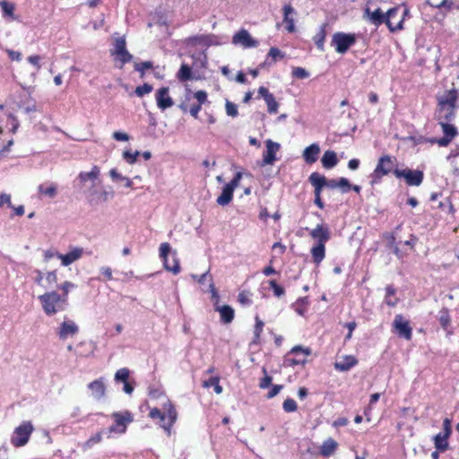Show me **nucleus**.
<instances>
[{
	"label": "nucleus",
	"mask_w": 459,
	"mask_h": 459,
	"mask_svg": "<svg viewBox=\"0 0 459 459\" xmlns=\"http://www.w3.org/2000/svg\"><path fill=\"white\" fill-rule=\"evenodd\" d=\"M363 19L368 20L371 24L376 27L380 26L383 23H385L391 32H394L396 30H401L403 29V19L400 20L396 25H393L392 22H389L387 19H385V13L381 11L380 8H377L375 11H371L368 7L364 9Z\"/></svg>",
	"instance_id": "nucleus-2"
},
{
	"label": "nucleus",
	"mask_w": 459,
	"mask_h": 459,
	"mask_svg": "<svg viewBox=\"0 0 459 459\" xmlns=\"http://www.w3.org/2000/svg\"><path fill=\"white\" fill-rule=\"evenodd\" d=\"M141 152L139 151L132 152L131 150H126L123 152V159L129 164H134L137 161V158L140 156Z\"/></svg>",
	"instance_id": "nucleus-44"
},
{
	"label": "nucleus",
	"mask_w": 459,
	"mask_h": 459,
	"mask_svg": "<svg viewBox=\"0 0 459 459\" xmlns=\"http://www.w3.org/2000/svg\"><path fill=\"white\" fill-rule=\"evenodd\" d=\"M83 254V249L79 247H74L67 254L56 253V257L61 260L63 266H68L74 262L79 260Z\"/></svg>",
	"instance_id": "nucleus-18"
},
{
	"label": "nucleus",
	"mask_w": 459,
	"mask_h": 459,
	"mask_svg": "<svg viewBox=\"0 0 459 459\" xmlns=\"http://www.w3.org/2000/svg\"><path fill=\"white\" fill-rule=\"evenodd\" d=\"M191 278L197 281L200 284H204V281H206L208 280L209 281V290L212 293V298L213 299H217V300L220 299L218 291L215 289L213 280H212V275L210 274L209 270L201 275L191 274Z\"/></svg>",
	"instance_id": "nucleus-25"
},
{
	"label": "nucleus",
	"mask_w": 459,
	"mask_h": 459,
	"mask_svg": "<svg viewBox=\"0 0 459 459\" xmlns=\"http://www.w3.org/2000/svg\"><path fill=\"white\" fill-rule=\"evenodd\" d=\"M225 108L227 115L230 117H236L238 114L237 105L229 100L226 101Z\"/></svg>",
	"instance_id": "nucleus-54"
},
{
	"label": "nucleus",
	"mask_w": 459,
	"mask_h": 459,
	"mask_svg": "<svg viewBox=\"0 0 459 459\" xmlns=\"http://www.w3.org/2000/svg\"><path fill=\"white\" fill-rule=\"evenodd\" d=\"M393 173L397 178H403L405 180L406 184L411 186H420L424 179L423 171L419 170V169H394Z\"/></svg>",
	"instance_id": "nucleus-9"
},
{
	"label": "nucleus",
	"mask_w": 459,
	"mask_h": 459,
	"mask_svg": "<svg viewBox=\"0 0 459 459\" xmlns=\"http://www.w3.org/2000/svg\"><path fill=\"white\" fill-rule=\"evenodd\" d=\"M251 294L249 291L243 290L238 293V300L243 306H250L252 304Z\"/></svg>",
	"instance_id": "nucleus-48"
},
{
	"label": "nucleus",
	"mask_w": 459,
	"mask_h": 459,
	"mask_svg": "<svg viewBox=\"0 0 459 459\" xmlns=\"http://www.w3.org/2000/svg\"><path fill=\"white\" fill-rule=\"evenodd\" d=\"M177 411L174 406L169 402V408L166 414V420H160V427L166 431L168 435H170V429L177 420Z\"/></svg>",
	"instance_id": "nucleus-28"
},
{
	"label": "nucleus",
	"mask_w": 459,
	"mask_h": 459,
	"mask_svg": "<svg viewBox=\"0 0 459 459\" xmlns=\"http://www.w3.org/2000/svg\"><path fill=\"white\" fill-rule=\"evenodd\" d=\"M0 7L3 12L4 17H11L13 18L14 14V4L6 1V0H0Z\"/></svg>",
	"instance_id": "nucleus-40"
},
{
	"label": "nucleus",
	"mask_w": 459,
	"mask_h": 459,
	"mask_svg": "<svg viewBox=\"0 0 459 459\" xmlns=\"http://www.w3.org/2000/svg\"><path fill=\"white\" fill-rule=\"evenodd\" d=\"M338 187L341 188L342 193H348L351 189V185L346 178H340L338 179Z\"/></svg>",
	"instance_id": "nucleus-56"
},
{
	"label": "nucleus",
	"mask_w": 459,
	"mask_h": 459,
	"mask_svg": "<svg viewBox=\"0 0 459 459\" xmlns=\"http://www.w3.org/2000/svg\"><path fill=\"white\" fill-rule=\"evenodd\" d=\"M33 430L34 428L30 421H23L21 425L14 429L11 437V444L15 447L25 446L28 443Z\"/></svg>",
	"instance_id": "nucleus-6"
},
{
	"label": "nucleus",
	"mask_w": 459,
	"mask_h": 459,
	"mask_svg": "<svg viewBox=\"0 0 459 459\" xmlns=\"http://www.w3.org/2000/svg\"><path fill=\"white\" fill-rule=\"evenodd\" d=\"M160 257L162 260L164 268L178 274L180 273L179 260L177 256V252L171 250V247L169 243L164 242L160 246Z\"/></svg>",
	"instance_id": "nucleus-3"
},
{
	"label": "nucleus",
	"mask_w": 459,
	"mask_h": 459,
	"mask_svg": "<svg viewBox=\"0 0 459 459\" xmlns=\"http://www.w3.org/2000/svg\"><path fill=\"white\" fill-rule=\"evenodd\" d=\"M79 332L78 325L74 321H64L59 328L58 335L60 339H66L69 335H74Z\"/></svg>",
	"instance_id": "nucleus-29"
},
{
	"label": "nucleus",
	"mask_w": 459,
	"mask_h": 459,
	"mask_svg": "<svg viewBox=\"0 0 459 459\" xmlns=\"http://www.w3.org/2000/svg\"><path fill=\"white\" fill-rule=\"evenodd\" d=\"M178 78L181 82H186L191 80L192 73L191 68L188 65L183 64L178 73Z\"/></svg>",
	"instance_id": "nucleus-42"
},
{
	"label": "nucleus",
	"mask_w": 459,
	"mask_h": 459,
	"mask_svg": "<svg viewBox=\"0 0 459 459\" xmlns=\"http://www.w3.org/2000/svg\"><path fill=\"white\" fill-rule=\"evenodd\" d=\"M149 416L152 419H159L160 420H166L167 417L165 413H162L160 410L158 408H153L151 410Z\"/></svg>",
	"instance_id": "nucleus-59"
},
{
	"label": "nucleus",
	"mask_w": 459,
	"mask_h": 459,
	"mask_svg": "<svg viewBox=\"0 0 459 459\" xmlns=\"http://www.w3.org/2000/svg\"><path fill=\"white\" fill-rule=\"evenodd\" d=\"M269 284L273 290V294L276 297H281L285 293L284 289L281 285H279L274 280H271L269 281Z\"/></svg>",
	"instance_id": "nucleus-57"
},
{
	"label": "nucleus",
	"mask_w": 459,
	"mask_h": 459,
	"mask_svg": "<svg viewBox=\"0 0 459 459\" xmlns=\"http://www.w3.org/2000/svg\"><path fill=\"white\" fill-rule=\"evenodd\" d=\"M187 43L191 45H202L206 48L220 44L218 38L212 34L189 37L187 39Z\"/></svg>",
	"instance_id": "nucleus-21"
},
{
	"label": "nucleus",
	"mask_w": 459,
	"mask_h": 459,
	"mask_svg": "<svg viewBox=\"0 0 459 459\" xmlns=\"http://www.w3.org/2000/svg\"><path fill=\"white\" fill-rule=\"evenodd\" d=\"M394 332L401 338L410 341L412 338V328L403 315L398 314L393 322Z\"/></svg>",
	"instance_id": "nucleus-13"
},
{
	"label": "nucleus",
	"mask_w": 459,
	"mask_h": 459,
	"mask_svg": "<svg viewBox=\"0 0 459 459\" xmlns=\"http://www.w3.org/2000/svg\"><path fill=\"white\" fill-rule=\"evenodd\" d=\"M328 27V23L325 22L323 23L317 31V33L313 37V40L316 46V48L320 51L325 50V40L326 37V28Z\"/></svg>",
	"instance_id": "nucleus-32"
},
{
	"label": "nucleus",
	"mask_w": 459,
	"mask_h": 459,
	"mask_svg": "<svg viewBox=\"0 0 459 459\" xmlns=\"http://www.w3.org/2000/svg\"><path fill=\"white\" fill-rule=\"evenodd\" d=\"M152 66H153V64L151 61H144L142 63L134 64L135 71L140 72L142 74V76L143 75L145 70L151 69V68H152Z\"/></svg>",
	"instance_id": "nucleus-53"
},
{
	"label": "nucleus",
	"mask_w": 459,
	"mask_h": 459,
	"mask_svg": "<svg viewBox=\"0 0 459 459\" xmlns=\"http://www.w3.org/2000/svg\"><path fill=\"white\" fill-rule=\"evenodd\" d=\"M100 174V169L98 166H93L90 172H80L78 175V180L81 183H85L88 180L92 182V186L89 189V195L91 196L96 194V190L94 189L95 181L98 179Z\"/></svg>",
	"instance_id": "nucleus-19"
},
{
	"label": "nucleus",
	"mask_w": 459,
	"mask_h": 459,
	"mask_svg": "<svg viewBox=\"0 0 459 459\" xmlns=\"http://www.w3.org/2000/svg\"><path fill=\"white\" fill-rule=\"evenodd\" d=\"M169 91L168 87H161L155 94L156 103L160 110H165L174 105V101L169 96Z\"/></svg>",
	"instance_id": "nucleus-17"
},
{
	"label": "nucleus",
	"mask_w": 459,
	"mask_h": 459,
	"mask_svg": "<svg viewBox=\"0 0 459 459\" xmlns=\"http://www.w3.org/2000/svg\"><path fill=\"white\" fill-rule=\"evenodd\" d=\"M268 56H271L274 60H276L278 57L282 58L284 56L282 52L279 48H274V47L270 48Z\"/></svg>",
	"instance_id": "nucleus-63"
},
{
	"label": "nucleus",
	"mask_w": 459,
	"mask_h": 459,
	"mask_svg": "<svg viewBox=\"0 0 459 459\" xmlns=\"http://www.w3.org/2000/svg\"><path fill=\"white\" fill-rule=\"evenodd\" d=\"M88 388L91 391V395L95 400H100L105 396L106 394V384L103 377H100L88 385Z\"/></svg>",
	"instance_id": "nucleus-22"
},
{
	"label": "nucleus",
	"mask_w": 459,
	"mask_h": 459,
	"mask_svg": "<svg viewBox=\"0 0 459 459\" xmlns=\"http://www.w3.org/2000/svg\"><path fill=\"white\" fill-rule=\"evenodd\" d=\"M311 354L309 348H303L300 345L294 346L284 359L286 367L304 365L307 362V356Z\"/></svg>",
	"instance_id": "nucleus-8"
},
{
	"label": "nucleus",
	"mask_w": 459,
	"mask_h": 459,
	"mask_svg": "<svg viewBox=\"0 0 459 459\" xmlns=\"http://www.w3.org/2000/svg\"><path fill=\"white\" fill-rule=\"evenodd\" d=\"M219 299H215L214 310L220 313L221 321L223 324H230L233 321L235 316L234 309L229 305H218Z\"/></svg>",
	"instance_id": "nucleus-23"
},
{
	"label": "nucleus",
	"mask_w": 459,
	"mask_h": 459,
	"mask_svg": "<svg viewBox=\"0 0 459 459\" xmlns=\"http://www.w3.org/2000/svg\"><path fill=\"white\" fill-rule=\"evenodd\" d=\"M76 286L71 281H65L63 284H61L58 288L63 291L62 294H60L61 297H65V302H68V293L71 289H74Z\"/></svg>",
	"instance_id": "nucleus-49"
},
{
	"label": "nucleus",
	"mask_w": 459,
	"mask_h": 459,
	"mask_svg": "<svg viewBox=\"0 0 459 459\" xmlns=\"http://www.w3.org/2000/svg\"><path fill=\"white\" fill-rule=\"evenodd\" d=\"M395 160V158H393L390 155H384L380 157L373 173L371 174V183H379L382 177L388 175L391 171H394L393 168Z\"/></svg>",
	"instance_id": "nucleus-5"
},
{
	"label": "nucleus",
	"mask_w": 459,
	"mask_h": 459,
	"mask_svg": "<svg viewBox=\"0 0 459 459\" xmlns=\"http://www.w3.org/2000/svg\"><path fill=\"white\" fill-rule=\"evenodd\" d=\"M41 302L44 312L48 316H53L59 311H64L68 306V302H65V297H61L56 291L46 292L39 297Z\"/></svg>",
	"instance_id": "nucleus-1"
},
{
	"label": "nucleus",
	"mask_w": 459,
	"mask_h": 459,
	"mask_svg": "<svg viewBox=\"0 0 459 459\" xmlns=\"http://www.w3.org/2000/svg\"><path fill=\"white\" fill-rule=\"evenodd\" d=\"M204 387H213L214 392L218 394L222 393V386L220 385V377H212L208 380L204 382L203 385Z\"/></svg>",
	"instance_id": "nucleus-41"
},
{
	"label": "nucleus",
	"mask_w": 459,
	"mask_h": 459,
	"mask_svg": "<svg viewBox=\"0 0 459 459\" xmlns=\"http://www.w3.org/2000/svg\"><path fill=\"white\" fill-rule=\"evenodd\" d=\"M311 255L314 263L319 264L325 257V244L316 243V245L311 248Z\"/></svg>",
	"instance_id": "nucleus-34"
},
{
	"label": "nucleus",
	"mask_w": 459,
	"mask_h": 459,
	"mask_svg": "<svg viewBox=\"0 0 459 459\" xmlns=\"http://www.w3.org/2000/svg\"><path fill=\"white\" fill-rule=\"evenodd\" d=\"M283 388L282 385H273L271 390L267 393L266 397L272 399L276 396Z\"/></svg>",
	"instance_id": "nucleus-60"
},
{
	"label": "nucleus",
	"mask_w": 459,
	"mask_h": 459,
	"mask_svg": "<svg viewBox=\"0 0 459 459\" xmlns=\"http://www.w3.org/2000/svg\"><path fill=\"white\" fill-rule=\"evenodd\" d=\"M320 147L317 143H312L303 152V158L307 164L315 163L318 159Z\"/></svg>",
	"instance_id": "nucleus-31"
},
{
	"label": "nucleus",
	"mask_w": 459,
	"mask_h": 459,
	"mask_svg": "<svg viewBox=\"0 0 459 459\" xmlns=\"http://www.w3.org/2000/svg\"><path fill=\"white\" fill-rule=\"evenodd\" d=\"M102 434H103V431H100V432L96 433L95 435H93L92 437H91L86 441L85 446L90 447V446H93L94 444L100 443L102 439Z\"/></svg>",
	"instance_id": "nucleus-58"
},
{
	"label": "nucleus",
	"mask_w": 459,
	"mask_h": 459,
	"mask_svg": "<svg viewBox=\"0 0 459 459\" xmlns=\"http://www.w3.org/2000/svg\"><path fill=\"white\" fill-rule=\"evenodd\" d=\"M282 409L285 412H294L298 409L297 403L292 398H287L282 403Z\"/></svg>",
	"instance_id": "nucleus-47"
},
{
	"label": "nucleus",
	"mask_w": 459,
	"mask_h": 459,
	"mask_svg": "<svg viewBox=\"0 0 459 459\" xmlns=\"http://www.w3.org/2000/svg\"><path fill=\"white\" fill-rule=\"evenodd\" d=\"M308 306V299L307 297L299 298L297 301L292 304V307L299 316H305Z\"/></svg>",
	"instance_id": "nucleus-38"
},
{
	"label": "nucleus",
	"mask_w": 459,
	"mask_h": 459,
	"mask_svg": "<svg viewBox=\"0 0 459 459\" xmlns=\"http://www.w3.org/2000/svg\"><path fill=\"white\" fill-rule=\"evenodd\" d=\"M241 178L242 174L237 172L234 178L223 186L221 195L216 200L219 205L225 206L232 201L234 190L238 186Z\"/></svg>",
	"instance_id": "nucleus-10"
},
{
	"label": "nucleus",
	"mask_w": 459,
	"mask_h": 459,
	"mask_svg": "<svg viewBox=\"0 0 459 459\" xmlns=\"http://www.w3.org/2000/svg\"><path fill=\"white\" fill-rule=\"evenodd\" d=\"M449 437H445L442 432H439L433 437L434 445L437 450L440 452H444L448 448V439Z\"/></svg>",
	"instance_id": "nucleus-37"
},
{
	"label": "nucleus",
	"mask_w": 459,
	"mask_h": 459,
	"mask_svg": "<svg viewBox=\"0 0 459 459\" xmlns=\"http://www.w3.org/2000/svg\"><path fill=\"white\" fill-rule=\"evenodd\" d=\"M438 321L444 329H446L448 327L450 324V315L449 310L447 308L443 307L439 311Z\"/></svg>",
	"instance_id": "nucleus-43"
},
{
	"label": "nucleus",
	"mask_w": 459,
	"mask_h": 459,
	"mask_svg": "<svg viewBox=\"0 0 459 459\" xmlns=\"http://www.w3.org/2000/svg\"><path fill=\"white\" fill-rule=\"evenodd\" d=\"M130 370L127 368H119L114 376V381L123 383V391L126 394H132L134 390V382L129 381Z\"/></svg>",
	"instance_id": "nucleus-15"
},
{
	"label": "nucleus",
	"mask_w": 459,
	"mask_h": 459,
	"mask_svg": "<svg viewBox=\"0 0 459 459\" xmlns=\"http://www.w3.org/2000/svg\"><path fill=\"white\" fill-rule=\"evenodd\" d=\"M39 192L42 195H48L49 197H54L56 194V187L53 185L45 187L43 185L39 186Z\"/></svg>",
	"instance_id": "nucleus-50"
},
{
	"label": "nucleus",
	"mask_w": 459,
	"mask_h": 459,
	"mask_svg": "<svg viewBox=\"0 0 459 459\" xmlns=\"http://www.w3.org/2000/svg\"><path fill=\"white\" fill-rule=\"evenodd\" d=\"M322 165L325 169H330L335 167L338 163L337 155L333 151H326L325 152L322 159Z\"/></svg>",
	"instance_id": "nucleus-33"
},
{
	"label": "nucleus",
	"mask_w": 459,
	"mask_h": 459,
	"mask_svg": "<svg viewBox=\"0 0 459 459\" xmlns=\"http://www.w3.org/2000/svg\"><path fill=\"white\" fill-rule=\"evenodd\" d=\"M152 86L149 83H143L141 86H137L134 92L138 97H143L145 94L150 93L152 91Z\"/></svg>",
	"instance_id": "nucleus-51"
},
{
	"label": "nucleus",
	"mask_w": 459,
	"mask_h": 459,
	"mask_svg": "<svg viewBox=\"0 0 459 459\" xmlns=\"http://www.w3.org/2000/svg\"><path fill=\"white\" fill-rule=\"evenodd\" d=\"M455 109L454 108H448L447 106H438L436 111V118L438 123L450 122L455 117Z\"/></svg>",
	"instance_id": "nucleus-27"
},
{
	"label": "nucleus",
	"mask_w": 459,
	"mask_h": 459,
	"mask_svg": "<svg viewBox=\"0 0 459 459\" xmlns=\"http://www.w3.org/2000/svg\"><path fill=\"white\" fill-rule=\"evenodd\" d=\"M282 11L283 22L287 23L286 30L289 32H293L295 30L293 15L296 13V11L290 4H285Z\"/></svg>",
	"instance_id": "nucleus-30"
},
{
	"label": "nucleus",
	"mask_w": 459,
	"mask_h": 459,
	"mask_svg": "<svg viewBox=\"0 0 459 459\" xmlns=\"http://www.w3.org/2000/svg\"><path fill=\"white\" fill-rule=\"evenodd\" d=\"M309 234L317 243L325 244L331 238V232L326 224H317L315 229L310 230Z\"/></svg>",
	"instance_id": "nucleus-20"
},
{
	"label": "nucleus",
	"mask_w": 459,
	"mask_h": 459,
	"mask_svg": "<svg viewBox=\"0 0 459 459\" xmlns=\"http://www.w3.org/2000/svg\"><path fill=\"white\" fill-rule=\"evenodd\" d=\"M195 98L197 100L198 104L202 106L207 100V93L204 91H198L195 93Z\"/></svg>",
	"instance_id": "nucleus-64"
},
{
	"label": "nucleus",
	"mask_w": 459,
	"mask_h": 459,
	"mask_svg": "<svg viewBox=\"0 0 459 459\" xmlns=\"http://www.w3.org/2000/svg\"><path fill=\"white\" fill-rule=\"evenodd\" d=\"M264 101L267 105V110L270 114H275L278 112L279 104L273 94L266 98Z\"/></svg>",
	"instance_id": "nucleus-45"
},
{
	"label": "nucleus",
	"mask_w": 459,
	"mask_h": 459,
	"mask_svg": "<svg viewBox=\"0 0 459 459\" xmlns=\"http://www.w3.org/2000/svg\"><path fill=\"white\" fill-rule=\"evenodd\" d=\"M358 36L354 33L335 32L331 40V45L339 54H345L351 47L357 42Z\"/></svg>",
	"instance_id": "nucleus-4"
},
{
	"label": "nucleus",
	"mask_w": 459,
	"mask_h": 459,
	"mask_svg": "<svg viewBox=\"0 0 459 459\" xmlns=\"http://www.w3.org/2000/svg\"><path fill=\"white\" fill-rule=\"evenodd\" d=\"M321 192H322L321 189L314 190V194H315L314 203L318 208L323 209L325 207V204L323 203V201L321 199Z\"/></svg>",
	"instance_id": "nucleus-61"
},
{
	"label": "nucleus",
	"mask_w": 459,
	"mask_h": 459,
	"mask_svg": "<svg viewBox=\"0 0 459 459\" xmlns=\"http://www.w3.org/2000/svg\"><path fill=\"white\" fill-rule=\"evenodd\" d=\"M438 124L441 126L444 134L443 137L430 138L428 140V142L430 143H437L441 147H446L450 144L452 140L458 134V130L454 125L450 124L449 122Z\"/></svg>",
	"instance_id": "nucleus-11"
},
{
	"label": "nucleus",
	"mask_w": 459,
	"mask_h": 459,
	"mask_svg": "<svg viewBox=\"0 0 459 459\" xmlns=\"http://www.w3.org/2000/svg\"><path fill=\"white\" fill-rule=\"evenodd\" d=\"M109 176L112 178V180L116 182L123 181L124 179H126V177L121 175L117 169H110Z\"/></svg>",
	"instance_id": "nucleus-62"
},
{
	"label": "nucleus",
	"mask_w": 459,
	"mask_h": 459,
	"mask_svg": "<svg viewBox=\"0 0 459 459\" xmlns=\"http://www.w3.org/2000/svg\"><path fill=\"white\" fill-rule=\"evenodd\" d=\"M337 446L338 444L335 440H333V438H328L321 446L320 454L323 456L328 457L334 453V451L337 448Z\"/></svg>",
	"instance_id": "nucleus-35"
},
{
	"label": "nucleus",
	"mask_w": 459,
	"mask_h": 459,
	"mask_svg": "<svg viewBox=\"0 0 459 459\" xmlns=\"http://www.w3.org/2000/svg\"><path fill=\"white\" fill-rule=\"evenodd\" d=\"M385 302L389 307H394L398 299L395 298V289L392 285H388L385 288Z\"/></svg>",
	"instance_id": "nucleus-39"
},
{
	"label": "nucleus",
	"mask_w": 459,
	"mask_h": 459,
	"mask_svg": "<svg viewBox=\"0 0 459 459\" xmlns=\"http://www.w3.org/2000/svg\"><path fill=\"white\" fill-rule=\"evenodd\" d=\"M263 328H264V322L262 320H260L258 316H255V325L254 341H253L254 343L258 342V341L260 339L261 333L263 332Z\"/></svg>",
	"instance_id": "nucleus-46"
},
{
	"label": "nucleus",
	"mask_w": 459,
	"mask_h": 459,
	"mask_svg": "<svg viewBox=\"0 0 459 459\" xmlns=\"http://www.w3.org/2000/svg\"><path fill=\"white\" fill-rule=\"evenodd\" d=\"M263 372L264 373V377L260 379L259 387L261 389H266L272 385L273 377L267 375L266 369L264 368Z\"/></svg>",
	"instance_id": "nucleus-55"
},
{
	"label": "nucleus",
	"mask_w": 459,
	"mask_h": 459,
	"mask_svg": "<svg viewBox=\"0 0 459 459\" xmlns=\"http://www.w3.org/2000/svg\"><path fill=\"white\" fill-rule=\"evenodd\" d=\"M292 76L298 79H307L309 77V73L303 67H294Z\"/></svg>",
	"instance_id": "nucleus-52"
},
{
	"label": "nucleus",
	"mask_w": 459,
	"mask_h": 459,
	"mask_svg": "<svg viewBox=\"0 0 459 459\" xmlns=\"http://www.w3.org/2000/svg\"><path fill=\"white\" fill-rule=\"evenodd\" d=\"M265 147L266 150L263 154V161L261 166L273 165L276 161V153L280 150L281 144L279 143L273 142L271 139H268L265 141Z\"/></svg>",
	"instance_id": "nucleus-16"
},
{
	"label": "nucleus",
	"mask_w": 459,
	"mask_h": 459,
	"mask_svg": "<svg viewBox=\"0 0 459 459\" xmlns=\"http://www.w3.org/2000/svg\"><path fill=\"white\" fill-rule=\"evenodd\" d=\"M110 55L116 61L121 63V67L133 60V55L126 49V41L125 37H119L115 39L113 48L110 49Z\"/></svg>",
	"instance_id": "nucleus-7"
},
{
	"label": "nucleus",
	"mask_w": 459,
	"mask_h": 459,
	"mask_svg": "<svg viewBox=\"0 0 459 459\" xmlns=\"http://www.w3.org/2000/svg\"><path fill=\"white\" fill-rule=\"evenodd\" d=\"M358 362V359L353 355H345L341 359V360L336 361L333 364V367L340 372H346L355 367Z\"/></svg>",
	"instance_id": "nucleus-26"
},
{
	"label": "nucleus",
	"mask_w": 459,
	"mask_h": 459,
	"mask_svg": "<svg viewBox=\"0 0 459 459\" xmlns=\"http://www.w3.org/2000/svg\"><path fill=\"white\" fill-rule=\"evenodd\" d=\"M308 181L314 186L315 189H323L325 186L326 178L325 176L318 172H313L308 178Z\"/></svg>",
	"instance_id": "nucleus-36"
},
{
	"label": "nucleus",
	"mask_w": 459,
	"mask_h": 459,
	"mask_svg": "<svg viewBox=\"0 0 459 459\" xmlns=\"http://www.w3.org/2000/svg\"><path fill=\"white\" fill-rule=\"evenodd\" d=\"M114 419V424H112L109 429V433H118L123 434L126 431L127 424L133 421L132 413L129 411H125L124 413L114 412L112 415Z\"/></svg>",
	"instance_id": "nucleus-12"
},
{
	"label": "nucleus",
	"mask_w": 459,
	"mask_h": 459,
	"mask_svg": "<svg viewBox=\"0 0 459 459\" xmlns=\"http://www.w3.org/2000/svg\"><path fill=\"white\" fill-rule=\"evenodd\" d=\"M457 99L458 95L456 90L446 91L444 95L437 98V105L456 108Z\"/></svg>",
	"instance_id": "nucleus-24"
},
{
	"label": "nucleus",
	"mask_w": 459,
	"mask_h": 459,
	"mask_svg": "<svg viewBox=\"0 0 459 459\" xmlns=\"http://www.w3.org/2000/svg\"><path fill=\"white\" fill-rule=\"evenodd\" d=\"M232 43L234 45H239L244 48H256L259 42L256 39H254L250 33L245 30L241 29L232 37Z\"/></svg>",
	"instance_id": "nucleus-14"
}]
</instances>
